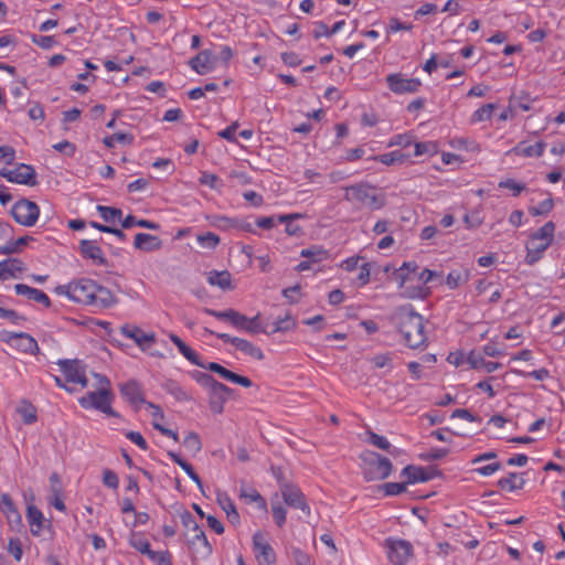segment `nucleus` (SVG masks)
Returning <instances> with one entry per match:
<instances>
[{"label":"nucleus","instance_id":"f257e3e1","mask_svg":"<svg viewBox=\"0 0 565 565\" xmlns=\"http://www.w3.org/2000/svg\"><path fill=\"white\" fill-rule=\"evenodd\" d=\"M58 295H65L71 300L84 305L105 309L117 303V298L106 287L95 280L81 278L55 288Z\"/></svg>","mask_w":565,"mask_h":565},{"label":"nucleus","instance_id":"f03ea898","mask_svg":"<svg viewBox=\"0 0 565 565\" xmlns=\"http://www.w3.org/2000/svg\"><path fill=\"white\" fill-rule=\"evenodd\" d=\"M394 319L408 348L418 349L426 345L427 337L424 330V318L414 310L413 306L399 307L394 315Z\"/></svg>","mask_w":565,"mask_h":565},{"label":"nucleus","instance_id":"7ed1b4c3","mask_svg":"<svg viewBox=\"0 0 565 565\" xmlns=\"http://www.w3.org/2000/svg\"><path fill=\"white\" fill-rule=\"evenodd\" d=\"M193 379L209 391V405L213 413L221 414L224 411V404L233 390L225 384L216 381L211 374L194 371Z\"/></svg>","mask_w":565,"mask_h":565},{"label":"nucleus","instance_id":"20e7f679","mask_svg":"<svg viewBox=\"0 0 565 565\" xmlns=\"http://www.w3.org/2000/svg\"><path fill=\"white\" fill-rule=\"evenodd\" d=\"M203 311L206 315L213 316L218 320L227 321L234 328L243 330L247 333H250V334L267 333V334H269V332L266 330V328L263 327L260 323V315L259 313H257L253 318H248L234 309L216 311L214 309L204 308Z\"/></svg>","mask_w":565,"mask_h":565},{"label":"nucleus","instance_id":"39448f33","mask_svg":"<svg viewBox=\"0 0 565 565\" xmlns=\"http://www.w3.org/2000/svg\"><path fill=\"white\" fill-rule=\"evenodd\" d=\"M363 476L366 481L386 479L393 470L391 460L375 451L367 450L361 455Z\"/></svg>","mask_w":565,"mask_h":565},{"label":"nucleus","instance_id":"423d86ee","mask_svg":"<svg viewBox=\"0 0 565 565\" xmlns=\"http://www.w3.org/2000/svg\"><path fill=\"white\" fill-rule=\"evenodd\" d=\"M343 199L348 202H359L372 210H380L386 204L385 196L377 194L375 188L365 183H356L344 188Z\"/></svg>","mask_w":565,"mask_h":565},{"label":"nucleus","instance_id":"0eeeda50","mask_svg":"<svg viewBox=\"0 0 565 565\" xmlns=\"http://www.w3.org/2000/svg\"><path fill=\"white\" fill-rule=\"evenodd\" d=\"M61 371L64 376L65 383L60 377H55L56 383L60 387L74 392L75 388L67 386L66 384H79L82 388H85L88 384L86 377V365L79 360H64L58 362Z\"/></svg>","mask_w":565,"mask_h":565},{"label":"nucleus","instance_id":"6e6552de","mask_svg":"<svg viewBox=\"0 0 565 565\" xmlns=\"http://www.w3.org/2000/svg\"><path fill=\"white\" fill-rule=\"evenodd\" d=\"M114 394L111 388H97L82 396L78 402L83 408H95L108 416L119 417V414L111 408Z\"/></svg>","mask_w":565,"mask_h":565},{"label":"nucleus","instance_id":"1a4fd4ad","mask_svg":"<svg viewBox=\"0 0 565 565\" xmlns=\"http://www.w3.org/2000/svg\"><path fill=\"white\" fill-rule=\"evenodd\" d=\"M0 341L23 353H33L35 349V339L26 332L1 330Z\"/></svg>","mask_w":565,"mask_h":565},{"label":"nucleus","instance_id":"9d476101","mask_svg":"<svg viewBox=\"0 0 565 565\" xmlns=\"http://www.w3.org/2000/svg\"><path fill=\"white\" fill-rule=\"evenodd\" d=\"M387 556L394 565H405L413 556V546L406 540L387 539L385 541Z\"/></svg>","mask_w":565,"mask_h":565},{"label":"nucleus","instance_id":"9b49d317","mask_svg":"<svg viewBox=\"0 0 565 565\" xmlns=\"http://www.w3.org/2000/svg\"><path fill=\"white\" fill-rule=\"evenodd\" d=\"M204 331L210 334L216 335V338L221 339L225 343H231L237 350H239L241 352L245 353L246 355H248L255 360L262 361L264 359V353H263L262 349L254 345L252 342H249L245 339L232 337L227 333H217L207 328H204Z\"/></svg>","mask_w":565,"mask_h":565},{"label":"nucleus","instance_id":"f8f14e48","mask_svg":"<svg viewBox=\"0 0 565 565\" xmlns=\"http://www.w3.org/2000/svg\"><path fill=\"white\" fill-rule=\"evenodd\" d=\"M0 175L9 182L18 184H35V170L30 164L20 163L17 167L0 169Z\"/></svg>","mask_w":565,"mask_h":565},{"label":"nucleus","instance_id":"ddd939ff","mask_svg":"<svg viewBox=\"0 0 565 565\" xmlns=\"http://www.w3.org/2000/svg\"><path fill=\"white\" fill-rule=\"evenodd\" d=\"M388 88L395 94L416 93L422 86L418 78H408L402 73H393L386 77Z\"/></svg>","mask_w":565,"mask_h":565},{"label":"nucleus","instance_id":"4468645a","mask_svg":"<svg viewBox=\"0 0 565 565\" xmlns=\"http://www.w3.org/2000/svg\"><path fill=\"white\" fill-rule=\"evenodd\" d=\"M0 511L6 516L11 530L20 531L23 527L21 513L8 493L0 495Z\"/></svg>","mask_w":565,"mask_h":565},{"label":"nucleus","instance_id":"2eb2a0df","mask_svg":"<svg viewBox=\"0 0 565 565\" xmlns=\"http://www.w3.org/2000/svg\"><path fill=\"white\" fill-rule=\"evenodd\" d=\"M284 502L294 509H300L307 515L310 514V508L307 504L305 494L295 484H284V489L280 490Z\"/></svg>","mask_w":565,"mask_h":565},{"label":"nucleus","instance_id":"dca6fc26","mask_svg":"<svg viewBox=\"0 0 565 565\" xmlns=\"http://www.w3.org/2000/svg\"><path fill=\"white\" fill-rule=\"evenodd\" d=\"M440 475L441 472L436 467L423 468L413 465L406 466L401 473L407 479V483L427 482Z\"/></svg>","mask_w":565,"mask_h":565},{"label":"nucleus","instance_id":"f3484780","mask_svg":"<svg viewBox=\"0 0 565 565\" xmlns=\"http://www.w3.org/2000/svg\"><path fill=\"white\" fill-rule=\"evenodd\" d=\"M11 214L19 224L33 225L35 223V203L20 200L12 206Z\"/></svg>","mask_w":565,"mask_h":565},{"label":"nucleus","instance_id":"a211bd4d","mask_svg":"<svg viewBox=\"0 0 565 565\" xmlns=\"http://www.w3.org/2000/svg\"><path fill=\"white\" fill-rule=\"evenodd\" d=\"M217 56L211 50H203L189 61V65L200 75H204L215 67Z\"/></svg>","mask_w":565,"mask_h":565},{"label":"nucleus","instance_id":"6ab92c4d","mask_svg":"<svg viewBox=\"0 0 565 565\" xmlns=\"http://www.w3.org/2000/svg\"><path fill=\"white\" fill-rule=\"evenodd\" d=\"M120 394L131 404L135 406L136 411L139 409V405L146 403L143 393L141 390L140 384L135 381L130 380L124 384L119 385Z\"/></svg>","mask_w":565,"mask_h":565},{"label":"nucleus","instance_id":"aec40b11","mask_svg":"<svg viewBox=\"0 0 565 565\" xmlns=\"http://www.w3.org/2000/svg\"><path fill=\"white\" fill-rule=\"evenodd\" d=\"M253 547L257 552L256 557L263 558L267 565H273L276 562V554L271 545L265 541L263 533L256 532L253 535Z\"/></svg>","mask_w":565,"mask_h":565},{"label":"nucleus","instance_id":"412c9836","mask_svg":"<svg viewBox=\"0 0 565 565\" xmlns=\"http://www.w3.org/2000/svg\"><path fill=\"white\" fill-rule=\"evenodd\" d=\"M50 493L51 494L47 497L49 503L56 510L64 512L66 507L63 501V484L58 473L56 472H53L50 476Z\"/></svg>","mask_w":565,"mask_h":565},{"label":"nucleus","instance_id":"4be33fe9","mask_svg":"<svg viewBox=\"0 0 565 565\" xmlns=\"http://www.w3.org/2000/svg\"><path fill=\"white\" fill-rule=\"evenodd\" d=\"M204 369L218 374L226 381L242 385L244 387H250L253 385V382L248 377L236 374L216 362H210L205 364Z\"/></svg>","mask_w":565,"mask_h":565},{"label":"nucleus","instance_id":"5701e85b","mask_svg":"<svg viewBox=\"0 0 565 565\" xmlns=\"http://www.w3.org/2000/svg\"><path fill=\"white\" fill-rule=\"evenodd\" d=\"M121 333L125 337L132 339L142 350L148 349L156 341L153 333H145L140 328L136 326H122Z\"/></svg>","mask_w":565,"mask_h":565},{"label":"nucleus","instance_id":"b1692460","mask_svg":"<svg viewBox=\"0 0 565 565\" xmlns=\"http://www.w3.org/2000/svg\"><path fill=\"white\" fill-rule=\"evenodd\" d=\"M192 532L193 537L189 541L190 546L202 558H207L212 554L213 548L211 543L207 541L204 531L200 525H195Z\"/></svg>","mask_w":565,"mask_h":565},{"label":"nucleus","instance_id":"393cba45","mask_svg":"<svg viewBox=\"0 0 565 565\" xmlns=\"http://www.w3.org/2000/svg\"><path fill=\"white\" fill-rule=\"evenodd\" d=\"M134 247L142 252H154L162 248V241L154 235L138 233L134 239Z\"/></svg>","mask_w":565,"mask_h":565},{"label":"nucleus","instance_id":"a878e982","mask_svg":"<svg viewBox=\"0 0 565 565\" xmlns=\"http://www.w3.org/2000/svg\"><path fill=\"white\" fill-rule=\"evenodd\" d=\"M79 250L84 258L94 260L98 265H107L106 258L103 256L102 248L95 241L83 239L79 243Z\"/></svg>","mask_w":565,"mask_h":565},{"label":"nucleus","instance_id":"bb28decb","mask_svg":"<svg viewBox=\"0 0 565 565\" xmlns=\"http://www.w3.org/2000/svg\"><path fill=\"white\" fill-rule=\"evenodd\" d=\"M23 271L22 263L15 258L0 262V279L18 278Z\"/></svg>","mask_w":565,"mask_h":565},{"label":"nucleus","instance_id":"cd10ccee","mask_svg":"<svg viewBox=\"0 0 565 565\" xmlns=\"http://www.w3.org/2000/svg\"><path fill=\"white\" fill-rule=\"evenodd\" d=\"M548 242H540L530 238L526 244V256L525 263L527 265H533L542 258V254L548 247Z\"/></svg>","mask_w":565,"mask_h":565},{"label":"nucleus","instance_id":"c85d7f7f","mask_svg":"<svg viewBox=\"0 0 565 565\" xmlns=\"http://www.w3.org/2000/svg\"><path fill=\"white\" fill-rule=\"evenodd\" d=\"M546 143L539 141L535 145H526L525 142H519L512 150L516 156L522 157H541L544 152Z\"/></svg>","mask_w":565,"mask_h":565},{"label":"nucleus","instance_id":"c756f323","mask_svg":"<svg viewBox=\"0 0 565 565\" xmlns=\"http://www.w3.org/2000/svg\"><path fill=\"white\" fill-rule=\"evenodd\" d=\"M207 281L212 286H217L223 290H231L234 288L232 285V276L227 270H212L207 274Z\"/></svg>","mask_w":565,"mask_h":565},{"label":"nucleus","instance_id":"7c9ffc66","mask_svg":"<svg viewBox=\"0 0 565 565\" xmlns=\"http://www.w3.org/2000/svg\"><path fill=\"white\" fill-rule=\"evenodd\" d=\"M167 455L173 460V462L179 465L184 470V472L195 482L199 489L203 491L202 480L199 477V475L194 471L193 467L174 451L169 450Z\"/></svg>","mask_w":565,"mask_h":565},{"label":"nucleus","instance_id":"2f4dec72","mask_svg":"<svg viewBox=\"0 0 565 565\" xmlns=\"http://www.w3.org/2000/svg\"><path fill=\"white\" fill-rule=\"evenodd\" d=\"M13 228L10 224L0 222V255H8L14 253V246L9 245Z\"/></svg>","mask_w":565,"mask_h":565},{"label":"nucleus","instance_id":"473e14b6","mask_svg":"<svg viewBox=\"0 0 565 565\" xmlns=\"http://www.w3.org/2000/svg\"><path fill=\"white\" fill-rule=\"evenodd\" d=\"M217 502L221 505V508L224 510V512L226 513V516L232 524L239 523V514L236 510L234 502L227 494H225V493L218 494Z\"/></svg>","mask_w":565,"mask_h":565},{"label":"nucleus","instance_id":"72a5a7b5","mask_svg":"<svg viewBox=\"0 0 565 565\" xmlns=\"http://www.w3.org/2000/svg\"><path fill=\"white\" fill-rule=\"evenodd\" d=\"M299 213L284 214L278 216V222L286 224V233L290 236H300L303 232L302 228L295 224L294 221L301 218Z\"/></svg>","mask_w":565,"mask_h":565},{"label":"nucleus","instance_id":"f704fd0d","mask_svg":"<svg viewBox=\"0 0 565 565\" xmlns=\"http://www.w3.org/2000/svg\"><path fill=\"white\" fill-rule=\"evenodd\" d=\"M135 225L142 227V228L153 230V231H158L160 228V225L158 223L149 221V220H145V218L137 220V217L134 215H127L121 221V226L124 228H130Z\"/></svg>","mask_w":565,"mask_h":565},{"label":"nucleus","instance_id":"c9c22d12","mask_svg":"<svg viewBox=\"0 0 565 565\" xmlns=\"http://www.w3.org/2000/svg\"><path fill=\"white\" fill-rule=\"evenodd\" d=\"M524 479L519 477L516 472H510L508 477L501 478L498 481V486L501 489H508L509 491L522 489L524 487Z\"/></svg>","mask_w":565,"mask_h":565},{"label":"nucleus","instance_id":"e433bc0d","mask_svg":"<svg viewBox=\"0 0 565 565\" xmlns=\"http://www.w3.org/2000/svg\"><path fill=\"white\" fill-rule=\"evenodd\" d=\"M163 388L167 393L174 396L177 401L186 402L191 399V396L174 380L166 381V383L163 384Z\"/></svg>","mask_w":565,"mask_h":565},{"label":"nucleus","instance_id":"4c0bfd02","mask_svg":"<svg viewBox=\"0 0 565 565\" xmlns=\"http://www.w3.org/2000/svg\"><path fill=\"white\" fill-rule=\"evenodd\" d=\"M129 543L136 551L140 552L141 554H145L147 556H154V551L150 548V543L140 534L132 532Z\"/></svg>","mask_w":565,"mask_h":565},{"label":"nucleus","instance_id":"58836bf2","mask_svg":"<svg viewBox=\"0 0 565 565\" xmlns=\"http://www.w3.org/2000/svg\"><path fill=\"white\" fill-rule=\"evenodd\" d=\"M555 224L553 222L545 223L539 231L533 233L530 238L540 241V242H548V245L553 242L554 238Z\"/></svg>","mask_w":565,"mask_h":565},{"label":"nucleus","instance_id":"ea45409f","mask_svg":"<svg viewBox=\"0 0 565 565\" xmlns=\"http://www.w3.org/2000/svg\"><path fill=\"white\" fill-rule=\"evenodd\" d=\"M409 157H411L409 154H405V153L396 150V151H392L388 153L376 156L373 159L379 160L383 164L392 166L395 163H403Z\"/></svg>","mask_w":565,"mask_h":565},{"label":"nucleus","instance_id":"a19ab883","mask_svg":"<svg viewBox=\"0 0 565 565\" xmlns=\"http://www.w3.org/2000/svg\"><path fill=\"white\" fill-rule=\"evenodd\" d=\"M301 257L309 258L311 263H318L328 258V252L321 247L312 246L300 252Z\"/></svg>","mask_w":565,"mask_h":565},{"label":"nucleus","instance_id":"79ce46f5","mask_svg":"<svg viewBox=\"0 0 565 565\" xmlns=\"http://www.w3.org/2000/svg\"><path fill=\"white\" fill-rule=\"evenodd\" d=\"M182 445L192 454V455H196L201 451L202 449V443H201V438L200 436L194 433V431H190L188 433V435L184 437L183 441H182Z\"/></svg>","mask_w":565,"mask_h":565},{"label":"nucleus","instance_id":"37998d69","mask_svg":"<svg viewBox=\"0 0 565 565\" xmlns=\"http://www.w3.org/2000/svg\"><path fill=\"white\" fill-rule=\"evenodd\" d=\"M96 209L107 223H114L116 220H120L122 215L121 210L117 207L97 205Z\"/></svg>","mask_w":565,"mask_h":565},{"label":"nucleus","instance_id":"c03bdc74","mask_svg":"<svg viewBox=\"0 0 565 565\" xmlns=\"http://www.w3.org/2000/svg\"><path fill=\"white\" fill-rule=\"evenodd\" d=\"M17 411L25 424H32L35 420V411L30 402L21 401Z\"/></svg>","mask_w":565,"mask_h":565},{"label":"nucleus","instance_id":"a18cd8bd","mask_svg":"<svg viewBox=\"0 0 565 565\" xmlns=\"http://www.w3.org/2000/svg\"><path fill=\"white\" fill-rule=\"evenodd\" d=\"M134 137L130 134H124V132H116L111 136L105 137L103 142L107 148H113L115 146V142H121V143H132Z\"/></svg>","mask_w":565,"mask_h":565},{"label":"nucleus","instance_id":"49530a36","mask_svg":"<svg viewBox=\"0 0 565 565\" xmlns=\"http://www.w3.org/2000/svg\"><path fill=\"white\" fill-rule=\"evenodd\" d=\"M366 435H367V441L371 445H373L382 450H386V451L391 452V450H390L391 444L388 443V440L385 437H383L372 430H369L366 433Z\"/></svg>","mask_w":565,"mask_h":565},{"label":"nucleus","instance_id":"de8ad7c7","mask_svg":"<svg viewBox=\"0 0 565 565\" xmlns=\"http://www.w3.org/2000/svg\"><path fill=\"white\" fill-rule=\"evenodd\" d=\"M295 327H296L295 320L289 315H286L285 318H278L276 320V322L274 323V328L269 332V334L276 333V332L288 331V330L294 329Z\"/></svg>","mask_w":565,"mask_h":565},{"label":"nucleus","instance_id":"09e8293b","mask_svg":"<svg viewBox=\"0 0 565 565\" xmlns=\"http://www.w3.org/2000/svg\"><path fill=\"white\" fill-rule=\"evenodd\" d=\"M495 108L494 104H486L478 108L472 115V122H479L489 120L491 118L492 111Z\"/></svg>","mask_w":565,"mask_h":565},{"label":"nucleus","instance_id":"8fccbe9b","mask_svg":"<svg viewBox=\"0 0 565 565\" xmlns=\"http://www.w3.org/2000/svg\"><path fill=\"white\" fill-rule=\"evenodd\" d=\"M498 186L500 189H509L512 191L513 196H519L521 192H523L526 186L524 183L516 182L513 179H505L499 182Z\"/></svg>","mask_w":565,"mask_h":565},{"label":"nucleus","instance_id":"3c124183","mask_svg":"<svg viewBox=\"0 0 565 565\" xmlns=\"http://www.w3.org/2000/svg\"><path fill=\"white\" fill-rule=\"evenodd\" d=\"M198 242L202 247L214 249L220 244V237L212 232H207L205 234L198 235Z\"/></svg>","mask_w":565,"mask_h":565},{"label":"nucleus","instance_id":"603ef678","mask_svg":"<svg viewBox=\"0 0 565 565\" xmlns=\"http://www.w3.org/2000/svg\"><path fill=\"white\" fill-rule=\"evenodd\" d=\"M407 480L405 482H387L381 486L386 495H398L406 491Z\"/></svg>","mask_w":565,"mask_h":565},{"label":"nucleus","instance_id":"864d4df0","mask_svg":"<svg viewBox=\"0 0 565 565\" xmlns=\"http://www.w3.org/2000/svg\"><path fill=\"white\" fill-rule=\"evenodd\" d=\"M271 513H273V516H274V520H275L276 524L279 527H282V525L286 522V514H287V511L282 507V504L280 502H276V503L273 502L271 503Z\"/></svg>","mask_w":565,"mask_h":565},{"label":"nucleus","instance_id":"5fc2aeb1","mask_svg":"<svg viewBox=\"0 0 565 565\" xmlns=\"http://www.w3.org/2000/svg\"><path fill=\"white\" fill-rule=\"evenodd\" d=\"M180 353L194 365L205 367V364L202 362L199 354L194 350H192L186 343L181 349Z\"/></svg>","mask_w":565,"mask_h":565},{"label":"nucleus","instance_id":"6e6d98bb","mask_svg":"<svg viewBox=\"0 0 565 565\" xmlns=\"http://www.w3.org/2000/svg\"><path fill=\"white\" fill-rule=\"evenodd\" d=\"M239 497L246 498L252 502H258L260 504V507H263V508L266 507L265 499L259 494V492L257 490H255L253 488L241 489Z\"/></svg>","mask_w":565,"mask_h":565},{"label":"nucleus","instance_id":"4d7b16f0","mask_svg":"<svg viewBox=\"0 0 565 565\" xmlns=\"http://www.w3.org/2000/svg\"><path fill=\"white\" fill-rule=\"evenodd\" d=\"M553 209V200L546 199L542 201L537 206H531L529 213L533 216L547 214Z\"/></svg>","mask_w":565,"mask_h":565},{"label":"nucleus","instance_id":"13d9d810","mask_svg":"<svg viewBox=\"0 0 565 565\" xmlns=\"http://www.w3.org/2000/svg\"><path fill=\"white\" fill-rule=\"evenodd\" d=\"M221 221L224 223L225 226L237 227L245 232L254 233V228H253L252 224L248 222H239L236 218H231V217H226V216H223L221 218Z\"/></svg>","mask_w":565,"mask_h":565},{"label":"nucleus","instance_id":"bf43d9fd","mask_svg":"<svg viewBox=\"0 0 565 565\" xmlns=\"http://www.w3.org/2000/svg\"><path fill=\"white\" fill-rule=\"evenodd\" d=\"M510 105L512 107H519L523 111H529L531 109V98L529 94H522L520 97H512L510 99Z\"/></svg>","mask_w":565,"mask_h":565},{"label":"nucleus","instance_id":"052dcab7","mask_svg":"<svg viewBox=\"0 0 565 565\" xmlns=\"http://www.w3.org/2000/svg\"><path fill=\"white\" fill-rule=\"evenodd\" d=\"M103 482L110 489H117L119 484L117 473L110 469H105L103 472Z\"/></svg>","mask_w":565,"mask_h":565},{"label":"nucleus","instance_id":"680f3d73","mask_svg":"<svg viewBox=\"0 0 565 565\" xmlns=\"http://www.w3.org/2000/svg\"><path fill=\"white\" fill-rule=\"evenodd\" d=\"M8 552L14 557L15 561L22 558V544L19 539H10L8 543Z\"/></svg>","mask_w":565,"mask_h":565},{"label":"nucleus","instance_id":"e2e57ef3","mask_svg":"<svg viewBox=\"0 0 565 565\" xmlns=\"http://www.w3.org/2000/svg\"><path fill=\"white\" fill-rule=\"evenodd\" d=\"M413 143V137L411 135L404 134V135H396L391 138L388 142V147L393 146H399L403 148H406Z\"/></svg>","mask_w":565,"mask_h":565},{"label":"nucleus","instance_id":"0e129e2a","mask_svg":"<svg viewBox=\"0 0 565 565\" xmlns=\"http://www.w3.org/2000/svg\"><path fill=\"white\" fill-rule=\"evenodd\" d=\"M53 148L60 152H63L67 157H73L76 151L75 145L67 140H63L61 142L53 145Z\"/></svg>","mask_w":565,"mask_h":565},{"label":"nucleus","instance_id":"69168bd1","mask_svg":"<svg viewBox=\"0 0 565 565\" xmlns=\"http://www.w3.org/2000/svg\"><path fill=\"white\" fill-rule=\"evenodd\" d=\"M300 285L297 284L292 287L285 288L282 290V296L289 300L290 303H297L299 301L300 295Z\"/></svg>","mask_w":565,"mask_h":565},{"label":"nucleus","instance_id":"338daca9","mask_svg":"<svg viewBox=\"0 0 565 565\" xmlns=\"http://www.w3.org/2000/svg\"><path fill=\"white\" fill-rule=\"evenodd\" d=\"M157 565H172L169 551L154 552V556H148Z\"/></svg>","mask_w":565,"mask_h":565},{"label":"nucleus","instance_id":"774afa93","mask_svg":"<svg viewBox=\"0 0 565 565\" xmlns=\"http://www.w3.org/2000/svg\"><path fill=\"white\" fill-rule=\"evenodd\" d=\"M15 158V151L10 146H1L0 147V162L10 164L13 162Z\"/></svg>","mask_w":565,"mask_h":565}]
</instances>
